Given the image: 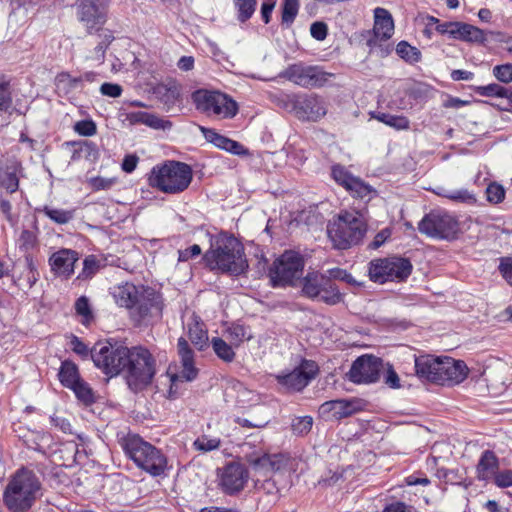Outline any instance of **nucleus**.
Returning a JSON list of instances; mask_svg holds the SVG:
<instances>
[{
	"label": "nucleus",
	"mask_w": 512,
	"mask_h": 512,
	"mask_svg": "<svg viewBox=\"0 0 512 512\" xmlns=\"http://www.w3.org/2000/svg\"><path fill=\"white\" fill-rule=\"evenodd\" d=\"M497 469L498 459L495 454L490 450L484 451L477 465L478 478L487 480L495 475Z\"/></svg>",
	"instance_id": "nucleus-31"
},
{
	"label": "nucleus",
	"mask_w": 512,
	"mask_h": 512,
	"mask_svg": "<svg viewBox=\"0 0 512 512\" xmlns=\"http://www.w3.org/2000/svg\"><path fill=\"white\" fill-rule=\"evenodd\" d=\"M284 76L302 87H319L328 81L331 74L324 72L318 66H308L302 63L290 65Z\"/></svg>",
	"instance_id": "nucleus-16"
},
{
	"label": "nucleus",
	"mask_w": 512,
	"mask_h": 512,
	"mask_svg": "<svg viewBox=\"0 0 512 512\" xmlns=\"http://www.w3.org/2000/svg\"><path fill=\"white\" fill-rule=\"evenodd\" d=\"M359 410H361V405L358 400L338 399L323 403L319 407V414L325 420L332 421L349 417Z\"/></svg>",
	"instance_id": "nucleus-22"
},
{
	"label": "nucleus",
	"mask_w": 512,
	"mask_h": 512,
	"mask_svg": "<svg viewBox=\"0 0 512 512\" xmlns=\"http://www.w3.org/2000/svg\"><path fill=\"white\" fill-rule=\"evenodd\" d=\"M255 487L259 490H263L266 494L276 496L279 492L278 487L276 486V483L271 478H265L261 479V482L256 485Z\"/></svg>",
	"instance_id": "nucleus-62"
},
{
	"label": "nucleus",
	"mask_w": 512,
	"mask_h": 512,
	"mask_svg": "<svg viewBox=\"0 0 512 512\" xmlns=\"http://www.w3.org/2000/svg\"><path fill=\"white\" fill-rule=\"evenodd\" d=\"M486 197L490 203L498 204L505 197V189L501 184L492 182L486 188Z\"/></svg>",
	"instance_id": "nucleus-48"
},
{
	"label": "nucleus",
	"mask_w": 512,
	"mask_h": 512,
	"mask_svg": "<svg viewBox=\"0 0 512 512\" xmlns=\"http://www.w3.org/2000/svg\"><path fill=\"white\" fill-rule=\"evenodd\" d=\"M299 0H285L282 7V23L291 25L298 14Z\"/></svg>",
	"instance_id": "nucleus-46"
},
{
	"label": "nucleus",
	"mask_w": 512,
	"mask_h": 512,
	"mask_svg": "<svg viewBox=\"0 0 512 512\" xmlns=\"http://www.w3.org/2000/svg\"><path fill=\"white\" fill-rule=\"evenodd\" d=\"M247 479L248 472L245 467L240 463L233 462L223 468L220 485L226 493L233 494L244 488Z\"/></svg>",
	"instance_id": "nucleus-23"
},
{
	"label": "nucleus",
	"mask_w": 512,
	"mask_h": 512,
	"mask_svg": "<svg viewBox=\"0 0 512 512\" xmlns=\"http://www.w3.org/2000/svg\"><path fill=\"white\" fill-rule=\"evenodd\" d=\"M191 98L198 111L217 119H232L239 110L237 102L220 91L198 89Z\"/></svg>",
	"instance_id": "nucleus-9"
},
{
	"label": "nucleus",
	"mask_w": 512,
	"mask_h": 512,
	"mask_svg": "<svg viewBox=\"0 0 512 512\" xmlns=\"http://www.w3.org/2000/svg\"><path fill=\"white\" fill-rule=\"evenodd\" d=\"M383 368L382 359L372 355H363L353 362L348 376L352 382L357 384L373 383L379 379Z\"/></svg>",
	"instance_id": "nucleus-17"
},
{
	"label": "nucleus",
	"mask_w": 512,
	"mask_h": 512,
	"mask_svg": "<svg viewBox=\"0 0 512 512\" xmlns=\"http://www.w3.org/2000/svg\"><path fill=\"white\" fill-rule=\"evenodd\" d=\"M327 305H336L343 301V295L333 281H328L317 298Z\"/></svg>",
	"instance_id": "nucleus-37"
},
{
	"label": "nucleus",
	"mask_w": 512,
	"mask_h": 512,
	"mask_svg": "<svg viewBox=\"0 0 512 512\" xmlns=\"http://www.w3.org/2000/svg\"><path fill=\"white\" fill-rule=\"evenodd\" d=\"M329 279L318 271H309L302 279V293L309 299H316Z\"/></svg>",
	"instance_id": "nucleus-29"
},
{
	"label": "nucleus",
	"mask_w": 512,
	"mask_h": 512,
	"mask_svg": "<svg viewBox=\"0 0 512 512\" xmlns=\"http://www.w3.org/2000/svg\"><path fill=\"white\" fill-rule=\"evenodd\" d=\"M13 103L10 82L4 76L0 78V114L8 112Z\"/></svg>",
	"instance_id": "nucleus-43"
},
{
	"label": "nucleus",
	"mask_w": 512,
	"mask_h": 512,
	"mask_svg": "<svg viewBox=\"0 0 512 512\" xmlns=\"http://www.w3.org/2000/svg\"><path fill=\"white\" fill-rule=\"evenodd\" d=\"M75 131L82 136H93L96 133V125L92 120H82L75 124Z\"/></svg>",
	"instance_id": "nucleus-56"
},
{
	"label": "nucleus",
	"mask_w": 512,
	"mask_h": 512,
	"mask_svg": "<svg viewBox=\"0 0 512 512\" xmlns=\"http://www.w3.org/2000/svg\"><path fill=\"white\" fill-rule=\"evenodd\" d=\"M90 185L95 190H106L110 189L114 183V178H105V177H94L90 179Z\"/></svg>",
	"instance_id": "nucleus-61"
},
{
	"label": "nucleus",
	"mask_w": 512,
	"mask_h": 512,
	"mask_svg": "<svg viewBox=\"0 0 512 512\" xmlns=\"http://www.w3.org/2000/svg\"><path fill=\"white\" fill-rule=\"evenodd\" d=\"M304 265V258L300 253L285 251L270 268L269 275L273 286H293L300 280Z\"/></svg>",
	"instance_id": "nucleus-12"
},
{
	"label": "nucleus",
	"mask_w": 512,
	"mask_h": 512,
	"mask_svg": "<svg viewBox=\"0 0 512 512\" xmlns=\"http://www.w3.org/2000/svg\"><path fill=\"white\" fill-rule=\"evenodd\" d=\"M453 38L467 42L482 43L485 41V34L481 29L473 25L457 22Z\"/></svg>",
	"instance_id": "nucleus-32"
},
{
	"label": "nucleus",
	"mask_w": 512,
	"mask_h": 512,
	"mask_svg": "<svg viewBox=\"0 0 512 512\" xmlns=\"http://www.w3.org/2000/svg\"><path fill=\"white\" fill-rule=\"evenodd\" d=\"M123 372L128 387L133 392L142 391L152 383L155 376V359L149 350L142 346L129 348V357Z\"/></svg>",
	"instance_id": "nucleus-7"
},
{
	"label": "nucleus",
	"mask_w": 512,
	"mask_h": 512,
	"mask_svg": "<svg viewBox=\"0 0 512 512\" xmlns=\"http://www.w3.org/2000/svg\"><path fill=\"white\" fill-rule=\"evenodd\" d=\"M76 313L83 317V323L86 324L92 318V312L89 299L86 296L79 297L75 302Z\"/></svg>",
	"instance_id": "nucleus-53"
},
{
	"label": "nucleus",
	"mask_w": 512,
	"mask_h": 512,
	"mask_svg": "<svg viewBox=\"0 0 512 512\" xmlns=\"http://www.w3.org/2000/svg\"><path fill=\"white\" fill-rule=\"evenodd\" d=\"M122 87L119 84L116 83H109L105 82L100 86V92L102 95L111 97V98H117L120 97L122 94Z\"/></svg>",
	"instance_id": "nucleus-57"
},
{
	"label": "nucleus",
	"mask_w": 512,
	"mask_h": 512,
	"mask_svg": "<svg viewBox=\"0 0 512 512\" xmlns=\"http://www.w3.org/2000/svg\"><path fill=\"white\" fill-rule=\"evenodd\" d=\"M111 293L117 305L128 309L137 321L162 315L163 298L152 287L125 282L114 286Z\"/></svg>",
	"instance_id": "nucleus-1"
},
{
	"label": "nucleus",
	"mask_w": 512,
	"mask_h": 512,
	"mask_svg": "<svg viewBox=\"0 0 512 512\" xmlns=\"http://www.w3.org/2000/svg\"><path fill=\"white\" fill-rule=\"evenodd\" d=\"M310 33L314 39L322 41L327 37L328 27L324 22H314L310 26Z\"/></svg>",
	"instance_id": "nucleus-60"
},
{
	"label": "nucleus",
	"mask_w": 512,
	"mask_h": 512,
	"mask_svg": "<svg viewBox=\"0 0 512 512\" xmlns=\"http://www.w3.org/2000/svg\"><path fill=\"white\" fill-rule=\"evenodd\" d=\"M188 335L191 342L199 350H202L207 345V331L204 329V324L198 317H193L192 322L188 323Z\"/></svg>",
	"instance_id": "nucleus-34"
},
{
	"label": "nucleus",
	"mask_w": 512,
	"mask_h": 512,
	"mask_svg": "<svg viewBox=\"0 0 512 512\" xmlns=\"http://www.w3.org/2000/svg\"><path fill=\"white\" fill-rule=\"evenodd\" d=\"M98 37L100 38V41L94 49L93 59L97 61H102L104 59L106 49L114 40V36L109 30H101Z\"/></svg>",
	"instance_id": "nucleus-45"
},
{
	"label": "nucleus",
	"mask_w": 512,
	"mask_h": 512,
	"mask_svg": "<svg viewBox=\"0 0 512 512\" xmlns=\"http://www.w3.org/2000/svg\"><path fill=\"white\" fill-rule=\"evenodd\" d=\"M416 375L423 380L446 386L462 383L468 376L469 369L464 361L448 356H415Z\"/></svg>",
	"instance_id": "nucleus-3"
},
{
	"label": "nucleus",
	"mask_w": 512,
	"mask_h": 512,
	"mask_svg": "<svg viewBox=\"0 0 512 512\" xmlns=\"http://www.w3.org/2000/svg\"><path fill=\"white\" fill-rule=\"evenodd\" d=\"M74 392L75 396L79 401L84 403L85 405H90L94 403L95 397L92 388L89 386L87 382L81 379L74 387L71 388Z\"/></svg>",
	"instance_id": "nucleus-41"
},
{
	"label": "nucleus",
	"mask_w": 512,
	"mask_h": 512,
	"mask_svg": "<svg viewBox=\"0 0 512 512\" xmlns=\"http://www.w3.org/2000/svg\"><path fill=\"white\" fill-rule=\"evenodd\" d=\"M203 259L211 270L233 275H239L248 268L243 245L234 236L227 234H220L211 242Z\"/></svg>",
	"instance_id": "nucleus-4"
},
{
	"label": "nucleus",
	"mask_w": 512,
	"mask_h": 512,
	"mask_svg": "<svg viewBox=\"0 0 512 512\" xmlns=\"http://www.w3.org/2000/svg\"><path fill=\"white\" fill-rule=\"evenodd\" d=\"M200 130L204 138L212 143L219 149L230 152L234 155H243L247 153V150L239 142L232 140L224 135L219 134L216 130L211 128L200 127Z\"/></svg>",
	"instance_id": "nucleus-26"
},
{
	"label": "nucleus",
	"mask_w": 512,
	"mask_h": 512,
	"mask_svg": "<svg viewBox=\"0 0 512 512\" xmlns=\"http://www.w3.org/2000/svg\"><path fill=\"white\" fill-rule=\"evenodd\" d=\"M42 496V483L36 473L22 467L13 473L3 491V503L10 512H28Z\"/></svg>",
	"instance_id": "nucleus-2"
},
{
	"label": "nucleus",
	"mask_w": 512,
	"mask_h": 512,
	"mask_svg": "<svg viewBox=\"0 0 512 512\" xmlns=\"http://www.w3.org/2000/svg\"><path fill=\"white\" fill-rule=\"evenodd\" d=\"M129 357V348L108 341L97 342L91 349L94 365L107 376L113 377L123 372Z\"/></svg>",
	"instance_id": "nucleus-10"
},
{
	"label": "nucleus",
	"mask_w": 512,
	"mask_h": 512,
	"mask_svg": "<svg viewBox=\"0 0 512 512\" xmlns=\"http://www.w3.org/2000/svg\"><path fill=\"white\" fill-rule=\"evenodd\" d=\"M201 248L198 244H193L192 246L178 250V260L181 262H186L190 259H193L201 254Z\"/></svg>",
	"instance_id": "nucleus-59"
},
{
	"label": "nucleus",
	"mask_w": 512,
	"mask_h": 512,
	"mask_svg": "<svg viewBox=\"0 0 512 512\" xmlns=\"http://www.w3.org/2000/svg\"><path fill=\"white\" fill-rule=\"evenodd\" d=\"M435 193L454 202L474 203L476 201L474 194L469 192L467 189L448 190L439 187L437 190H435Z\"/></svg>",
	"instance_id": "nucleus-36"
},
{
	"label": "nucleus",
	"mask_w": 512,
	"mask_h": 512,
	"mask_svg": "<svg viewBox=\"0 0 512 512\" xmlns=\"http://www.w3.org/2000/svg\"><path fill=\"white\" fill-rule=\"evenodd\" d=\"M193 445L198 451L208 452L219 448L220 440L217 438L201 437L196 439Z\"/></svg>",
	"instance_id": "nucleus-54"
},
{
	"label": "nucleus",
	"mask_w": 512,
	"mask_h": 512,
	"mask_svg": "<svg viewBox=\"0 0 512 512\" xmlns=\"http://www.w3.org/2000/svg\"><path fill=\"white\" fill-rule=\"evenodd\" d=\"M130 125L144 124L153 129H169L172 124L168 120H164L155 114L144 111H133L125 113V119Z\"/></svg>",
	"instance_id": "nucleus-27"
},
{
	"label": "nucleus",
	"mask_w": 512,
	"mask_h": 512,
	"mask_svg": "<svg viewBox=\"0 0 512 512\" xmlns=\"http://www.w3.org/2000/svg\"><path fill=\"white\" fill-rule=\"evenodd\" d=\"M475 91L477 94L486 97L505 98V95L507 94V88L496 83L479 86Z\"/></svg>",
	"instance_id": "nucleus-47"
},
{
	"label": "nucleus",
	"mask_w": 512,
	"mask_h": 512,
	"mask_svg": "<svg viewBox=\"0 0 512 512\" xmlns=\"http://www.w3.org/2000/svg\"><path fill=\"white\" fill-rule=\"evenodd\" d=\"M397 55L409 63H417L421 59V52L406 41H400L396 46Z\"/></svg>",
	"instance_id": "nucleus-39"
},
{
	"label": "nucleus",
	"mask_w": 512,
	"mask_h": 512,
	"mask_svg": "<svg viewBox=\"0 0 512 512\" xmlns=\"http://www.w3.org/2000/svg\"><path fill=\"white\" fill-rule=\"evenodd\" d=\"M43 213L57 224H66L74 218V210H64L45 206Z\"/></svg>",
	"instance_id": "nucleus-42"
},
{
	"label": "nucleus",
	"mask_w": 512,
	"mask_h": 512,
	"mask_svg": "<svg viewBox=\"0 0 512 512\" xmlns=\"http://www.w3.org/2000/svg\"><path fill=\"white\" fill-rule=\"evenodd\" d=\"M71 346L72 350L82 357H87L89 354L91 355V350H89L88 346L76 336L72 337Z\"/></svg>",
	"instance_id": "nucleus-63"
},
{
	"label": "nucleus",
	"mask_w": 512,
	"mask_h": 512,
	"mask_svg": "<svg viewBox=\"0 0 512 512\" xmlns=\"http://www.w3.org/2000/svg\"><path fill=\"white\" fill-rule=\"evenodd\" d=\"M55 87L60 95H68L81 89V79L73 77L68 72H61L55 78Z\"/></svg>",
	"instance_id": "nucleus-35"
},
{
	"label": "nucleus",
	"mask_w": 512,
	"mask_h": 512,
	"mask_svg": "<svg viewBox=\"0 0 512 512\" xmlns=\"http://www.w3.org/2000/svg\"><path fill=\"white\" fill-rule=\"evenodd\" d=\"M237 9V18L240 22H245L251 18L255 12L256 0H234Z\"/></svg>",
	"instance_id": "nucleus-44"
},
{
	"label": "nucleus",
	"mask_w": 512,
	"mask_h": 512,
	"mask_svg": "<svg viewBox=\"0 0 512 512\" xmlns=\"http://www.w3.org/2000/svg\"><path fill=\"white\" fill-rule=\"evenodd\" d=\"M318 372L317 364L312 360H302L300 365L286 374H279L276 379L279 384L289 390L300 391L315 378Z\"/></svg>",
	"instance_id": "nucleus-18"
},
{
	"label": "nucleus",
	"mask_w": 512,
	"mask_h": 512,
	"mask_svg": "<svg viewBox=\"0 0 512 512\" xmlns=\"http://www.w3.org/2000/svg\"><path fill=\"white\" fill-rule=\"evenodd\" d=\"M78 261V253L71 249H60L49 258L51 271L68 279L74 273V265Z\"/></svg>",
	"instance_id": "nucleus-25"
},
{
	"label": "nucleus",
	"mask_w": 512,
	"mask_h": 512,
	"mask_svg": "<svg viewBox=\"0 0 512 512\" xmlns=\"http://www.w3.org/2000/svg\"><path fill=\"white\" fill-rule=\"evenodd\" d=\"M495 483L499 487L512 486V471H504L495 475Z\"/></svg>",
	"instance_id": "nucleus-64"
},
{
	"label": "nucleus",
	"mask_w": 512,
	"mask_h": 512,
	"mask_svg": "<svg viewBox=\"0 0 512 512\" xmlns=\"http://www.w3.org/2000/svg\"><path fill=\"white\" fill-rule=\"evenodd\" d=\"M58 377L60 383L69 389L74 387V385L81 380L77 365L70 360H65L62 362Z\"/></svg>",
	"instance_id": "nucleus-33"
},
{
	"label": "nucleus",
	"mask_w": 512,
	"mask_h": 512,
	"mask_svg": "<svg viewBox=\"0 0 512 512\" xmlns=\"http://www.w3.org/2000/svg\"><path fill=\"white\" fill-rule=\"evenodd\" d=\"M37 243V238L34 232L30 230H23L18 239L19 249L29 254L28 251L31 250Z\"/></svg>",
	"instance_id": "nucleus-52"
},
{
	"label": "nucleus",
	"mask_w": 512,
	"mask_h": 512,
	"mask_svg": "<svg viewBox=\"0 0 512 512\" xmlns=\"http://www.w3.org/2000/svg\"><path fill=\"white\" fill-rule=\"evenodd\" d=\"M193 179L191 167L183 162L168 161L162 166L152 168L149 184L166 194H178L185 191Z\"/></svg>",
	"instance_id": "nucleus-6"
},
{
	"label": "nucleus",
	"mask_w": 512,
	"mask_h": 512,
	"mask_svg": "<svg viewBox=\"0 0 512 512\" xmlns=\"http://www.w3.org/2000/svg\"><path fill=\"white\" fill-rule=\"evenodd\" d=\"M177 349L182 364V370L179 375L173 374L169 376V382L171 384L169 390L170 398L174 397L175 392L173 391V387L177 385L178 381H192L198 374V370L194 365V352L185 338L180 337L178 339Z\"/></svg>",
	"instance_id": "nucleus-20"
},
{
	"label": "nucleus",
	"mask_w": 512,
	"mask_h": 512,
	"mask_svg": "<svg viewBox=\"0 0 512 512\" xmlns=\"http://www.w3.org/2000/svg\"><path fill=\"white\" fill-rule=\"evenodd\" d=\"M412 272L411 262L402 257H387L374 259L369 263L370 280L383 284L388 281H404Z\"/></svg>",
	"instance_id": "nucleus-11"
},
{
	"label": "nucleus",
	"mask_w": 512,
	"mask_h": 512,
	"mask_svg": "<svg viewBox=\"0 0 512 512\" xmlns=\"http://www.w3.org/2000/svg\"><path fill=\"white\" fill-rule=\"evenodd\" d=\"M394 34V20L391 13L384 8L377 7L374 10L373 36L367 40L370 49L377 50L381 57H386L391 47L389 44H383Z\"/></svg>",
	"instance_id": "nucleus-14"
},
{
	"label": "nucleus",
	"mask_w": 512,
	"mask_h": 512,
	"mask_svg": "<svg viewBox=\"0 0 512 512\" xmlns=\"http://www.w3.org/2000/svg\"><path fill=\"white\" fill-rule=\"evenodd\" d=\"M333 179L344 187L353 197L369 201L376 191L361 178L354 176L344 166L335 165L332 167Z\"/></svg>",
	"instance_id": "nucleus-19"
},
{
	"label": "nucleus",
	"mask_w": 512,
	"mask_h": 512,
	"mask_svg": "<svg viewBox=\"0 0 512 512\" xmlns=\"http://www.w3.org/2000/svg\"><path fill=\"white\" fill-rule=\"evenodd\" d=\"M374 117L378 121L397 130H405L409 128V120L405 116L392 115L388 113H378Z\"/></svg>",
	"instance_id": "nucleus-40"
},
{
	"label": "nucleus",
	"mask_w": 512,
	"mask_h": 512,
	"mask_svg": "<svg viewBox=\"0 0 512 512\" xmlns=\"http://www.w3.org/2000/svg\"><path fill=\"white\" fill-rule=\"evenodd\" d=\"M494 76L503 83L512 81V64L498 65L493 68Z\"/></svg>",
	"instance_id": "nucleus-55"
},
{
	"label": "nucleus",
	"mask_w": 512,
	"mask_h": 512,
	"mask_svg": "<svg viewBox=\"0 0 512 512\" xmlns=\"http://www.w3.org/2000/svg\"><path fill=\"white\" fill-rule=\"evenodd\" d=\"M327 279H329L330 281H333V280H342V281H345V282H348L350 283L351 280H352V276L347 273L346 270H343V269H340V268H332V269H329L327 270L326 272L323 273Z\"/></svg>",
	"instance_id": "nucleus-58"
},
{
	"label": "nucleus",
	"mask_w": 512,
	"mask_h": 512,
	"mask_svg": "<svg viewBox=\"0 0 512 512\" xmlns=\"http://www.w3.org/2000/svg\"><path fill=\"white\" fill-rule=\"evenodd\" d=\"M77 15L88 33L99 32L107 18L105 0H78Z\"/></svg>",
	"instance_id": "nucleus-15"
},
{
	"label": "nucleus",
	"mask_w": 512,
	"mask_h": 512,
	"mask_svg": "<svg viewBox=\"0 0 512 512\" xmlns=\"http://www.w3.org/2000/svg\"><path fill=\"white\" fill-rule=\"evenodd\" d=\"M122 448L126 456L131 459L138 468L151 476L162 475L167 468L166 456L138 435H128L124 438Z\"/></svg>",
	"instance_id": "nucleus-5"
},
{
	"label": "nucleus",
	"mask_w": 512,
	"mask_h": 512,
	"mask_svg": "<svg viewBox=\"0 0 512 512\" xmlns=\"http://www.w3.org/2000/svg\"><path fill=\"white\" fill-rule=\"evenodd\" d=\"M366 232L362 218L353 212L341 213L327 227L333 247L345 250L360 242Z\"/></svg>",
	"instance_id": "nucleus-8"
},
{
	"label": "nucleus",
	"mask_w": 512,
	"mask_h": 512,
	"mask_svg": "<svg viewBox=\"0 0 512 512\" xmlns=\"http://www.w3.org/2000/svg\"><path fill=\"white\" fill-rule=\"evenodd\" d=\"M24 270L21 275L15 280V283L22 288L30 289L39 279V272L34 258L31 254L24 256Z\"/></svg>",
	"instance_id": "nucleus-30"
},
{
	"label": "nucleus",
	"mask_w": 512,
	"mask_h": 512,
	"mask_svg": "<svg viewBox=\"0 0 512 512\" xmlns=\"http://www.w3.org/2000/svg\"><path fill=\"white\" fill-rule=\"evenodd\" d=\"M22 169V165L18 161L0 166V187L9 193L16 192L19 188V174Z\"/></svg>",
	"instance_id": "nucleus-28"
},
{
	"label": "nucleus",
	"mask_w": 512,
	"mask_h": 512,
	"mask_svg": "<svg viewBox=\"0 0 512 512\" xmlns=\"http://www.w3.org/2000/svg\"><path fill=\"white\" fill-rule=\"evenodd\" d=\"M313 425V419L310 416L297 417L292 421V430L296 435L307 434Z\"/></svg>",
	"instance_id": "nucleus-50"
},
{
	"label": "nucleus",
	"mask_w": 512,
	"mask_h": 512,
	"mask_svg": "<svg viewBox=\"0 0 512 512\" xmlns=\"http://www.w3.org/2000/svg\"><path fill=\"white\" fill-rule=\"evenodd\" d=\"M420 233L435 239L452 240L459 232V223L446 212H430L418 224Z\"/></svg>",
	"instance_id": "nucleus-13"
},
{
	"label": "nucleus",
	"mask_w": 512,
	"mask_h": 512,
	"mask_svg": "<svg viewBox=\"0 0 512 512\" xmlns=\"http://www.w3.org/2000/svg\"><path fill=\"white\" fill-rule=\"evenodd\" d=\"M293 109L300 120L318 121L327 113L324 101L316 95L296 96Z\"/></svg>",
	"instance_id": "nucleus-21"
},
{
	"label": "nucleus",
	"mask_w": 512,
	"mask_h": 512,
	"mask_svg": "<svg viewBox=\"0 0 512 512\" xmlns=\"http://www.w3.org/2000/svg\"><path fill=\"white\" fill-rule=\"evenodd\" d=\"M253 470V477L256 485L261 479L270 478V475L278 471L283 466V457L279 454H264L261 457L250 458L249 460Z\"/></svg>",
	"instance_id": "nucleus-24"
},
{
	"label": "nucleus",
	"mask_w": 512,
	"mask_h": 512,
	"mask_svg": "<svg viewBox=\"0 0 512 512\" xmlns=\"http://www.w3.org/2000/svg\"><path fill=\"white\" fill-rule=\"evenodd\" d=\"M227 334L236 346H238L244 340H249L251 338V336L247 334L246 328L238 324L230 326L227 329Z\"/></svg>",
	"instance_id": "nucleus-51"
},
{
	"label": "nucleus",
	"mask_w": 512,
	"mask_h": 512,
	"mask_svg": "<svg viewBox=\"0 0 512 512\" xmlns=\"http://www.w3.org/2000/svg\"><path fill=\"white\" fill-rule=\"evenodd\" d=\"M211 344L215 354L224 362L230 363L235 359L233 346L227 344L222 338H212Z\"/></svg>",
	"instance_id": "nucleus-38"
},
{
	"label": "nucleus",
	"mask_w": 512,
	"mask_h": 512,
	"mask_svg": "<svg viewBox=\"0 0 512 512\" xmlns=\"http://www.w3.org/2000/svg\"><path fill=\"white\" fill-rule=\"evenodd\" d=\"M100 263L96 259L95 256L90 255L85 258L83 262V269L82 272L79 274L78 278L81 279H89L92 278L95 273L99 270Z\"/></svg>",
	"instance_id": "nucleus-49"
}]
</instances>
